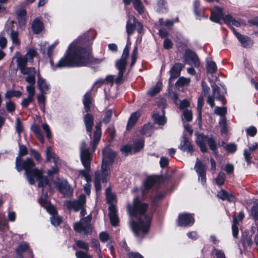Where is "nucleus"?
Segmentation results:
<instances>
[{"instance_id":"1","label":"nucleus","mask_w":258,"mask_h":258,"mask_svg":"<svg viewBox=\"0 0 258 258\" xmlns=\"http://www.w3.org/2000/svg\"><path fill=\"white\" fill-rule=\"evenodd\" d=\"M96 35L95 31L90 30L79 37L69 47L66 55L61 57L56 64L50 59V63L53 70L66 67H81L87 65L89 62L100 63L103 59L91 57L90 41Z\"/></svg>"},{"instance_id":"2","label":"nucleus","mask_w":258,"mask_h":258,"mask_svg":"<svg viewBox=\"0 0 258 258\" xmlns=\"http://www.w3.org/2000/svg\"><path fill=\"white\" fill-rule=\"evenodd\" d=\"M148 205L135 198L132 204L127 205V210L130 216V225L135 234L142 237L149 231L151 216L149 214Z\"/></svg>"},{"instance_id":"3","label":"nucleus","mask_w":258,"mask_h":258,"mask_svg":"<svg viewBox=\"0 0 258 258\" xmlns=\"http://www.w3.org/2000/svg\"><path fill=\"white\" fill-rule=\"evenodd\" d=\"M28 153L27 149L25 146L19 145V157L16 159V168L18 171L24 170L30 184L35 183L34 178L38 181V187H43L48 183V178L43 176V172L41 169L34 168L35 163L32 159L27 158L26 160L22 161L20 156L27 155Z\"/></svg>"},{"instance_id":"4","label":"nucleus","mask_w":258,"mask_h":258,"mask_svg":"<svg viewBox=\"0 0 258 258\" xmlns=\"http://www.w3.org/2000/svg\"><path fill=\"white\" fill-rule=\"evenodd\" d=\"M80 158L82 163L85 168V170H80L79 171V175L84 177L87 183L84 186V189L87 195L90 194V185L89 182L91 181V178L89 172L90 170V163L92 158V153L85 142H82L80 146Z\"/></svg>"},{"instance_id":"5","label":"nucleus","mask_w":258,"mask_h":258,"mask_svg":"<svg viewBox=\"0 0 258 258\" xmlns=\"http://www.w3.org/2000/svg\"><path fill=\"white\" fill-rule=\"evenodd\" d=\"M210 19L216 23H220V21L223 19L226 24L230 26H235L236 27L240 26V23L231 16L228 15L224 17L222 10L218 7H215L214 10L211 11Z\"/></svg>"},{"instance_id":"6","label":"nucleus","mask_w":258,"mask_h":258,"mask_svg":"<svg viewBox=\"0 0 258 258\" xmlns=\"http://www.w3.org/2000/svg\"><path fill=\"white\" fill-rule=\"evenodd\" d=\"M129 54V45L126 44L124 47L121 58L116 61L115 66L119 71L117 77L115 79L116 84H121L123 80V75L126 70V59Z\"/></svg>"},{"instance_id":"7","label":"nucleus","mask_w":258,"mask_h":258,"mask_svg":"<svg viewBox=\"0 0 258 258\" xmlns=\"http://www.w3.org/2000/svg\"><path fill=\"white\" fill-rule=\"evenodd\" d=\"M86 196L84 195H81L78 200L65 201L64 206L69 210H74L75 212L81 210L80 214L84 216L86 214Z\"/></svg>"},{"instance_id":"8","label":"nucleus","mask_w":258,"mask_h":258,"mask_svg":"<svg viewBox=\"0 0 258 258\" xmlns=\"http://www.w3.org/2000/svg\"><path fill=\"white\" fill-rule=\"evenodd\" d=\"M196 141L203 153L207 152L206 144H208L210 149L213 151L215 152L217 150V143L215 139L212 137H210L203 134H199L197 136Z\"/></svg>"},{"instance_id":"9","label":"nucleus","mask_w":258,"mask_h":258,"mask_svg":"<svg viewBox=\"0 0 258 258\" xmlns=\"http://www.w3.org/2000/svg\"><path fill=\"white\" fill-rule=\"evenodd\" d=\"M110 167L102 164L101 169L95 172L94 183L97 191L100 190L101 182L106 183L109 178Z\"/></svg>"},{"instance_id":"10","label":"nucleus","mask_w":258,"mask_h":258,"mask_svg":"<svg viewBox=\"0 0 258 258\" xmlns=\"http://www.w3.org/2000/svg\"><path fill=\"white\" fill-rule=\"evenodd\" d=\"M91 219V215L82 218L79 222L74 224V230L77 232H83L86 235L90 234L92 232V228L90 226Z\"/></svg>"},{"instance_id":"11","label":"nucleus","mask_w":258,"mask_h":258,"mask_svg":"<svg viewBox=\"0 0 258 258\" xmlns=\"http://www.w3.org/2000/svg\"><path fill=\"white\" fill-rule=\"evenodd\" d=\"M46 160L48 162H53L55 165V167L52 168L51 170H49L47 172L48 176L56 173L58 171V166L60 164V161L58 158L52 151L51 148L50 147H48L46 150Z\"/></svg>"},{"instance_id":"12","label":"nucleus","mask_w":258,"mask_h":258,"mask_svg":"<svg viewBox=\"0 0 258 258\" xmlns=\"http://www.w3.org/2000/svg\"><path fill=\"white\" fill-rule=\"evenodd\" d=\"M46 186H48L49 187H50L49 182L47 185H44L43 187H41L42 188V192L44 196H43V197H41L39 199V202L41 205V206H43L47 210V211L49 213L53 216L56 214V210L55 208L54 207V206L50 204L49 202L46 198L47 193H45L44 190V187Z\"/></svg>"},{"instance_id":"13","label":"nucleus","mask_w":258,"mask_h":258,"mask_svg":"<svg viewBox=\"0 0 258 258\" xmlns=\"http://www.w3.org/2000/svg\"><path fill=\"white\" fill-rule=\"evenodd\" d=\"M102 164L109 167L113 163L115 153L108 146L105 147L102 151Z\"/></svg>"},{"instance_id":"14","label":"nucleus","mask_w":258,"mask_h":258,"mask_svg":"<svg viewBox=\"0 0 258 258\" xmlns=\"http://www.w3.org/2000/svg\"><path fill=\"white\" fill-rule=\"evenodd\" d=\"M184 58V62L195 67L200 66V61L197 55L191 50L186 49L185 50Z\"/></svg>"},{"instance_id":"15","label":"nucleus","mask_w":258,"mask_h":258,"mask_svg":"<svg viewBox=\"0 0 258 258\" xmlns=\"http://www.w3.org/2000/svg\"><path fill=\"white\" fill-rule=\"evenodd\" d=\"M195 169L199 175V181L204 185L206 182V167L198 159H197Z\"/></svg>"},{"instance_id":"16","label":"nucleus","mask_w":258,"mask_h":258,"mask_svg":"<svg viewBox=\"0 0 258 258\" xmlns=\"http://www.w3.org/2000/svg\"><path fill=\"white\" fill-rule=\"evenodd\" d=\"M195 219L191 214L183 213L178 216V224L180 226H188L194 224Z\"/></svg>"},{"instance_id":"17","label":"nucleus","mask_w":258,"mask_h":258,"mask_svg":"<svg viewBox=\"0 0 258 258\" xmlns=\"http://www.w3.org/2000/svg\"><path fill=\"white\" fill-rule=\"evenodd\" d=\"M138 144H140V147H137L136 146L137 145H135L134 147H132V146L129 145L123 146L121 148L122 154H124L125 155H127L129 153L134 154L140 151L143 148V142L141 141L138 142Z\"/></svg>"},{"instance_id":"18","label":"nucleus","mask_w":258,"mask_h":258,"mask_svg":"<svg viewBox=\"0 0 258 258\" xmlns=\"http://www.w3.org/2000/svg\"><path fill=\"white\" fill-rule=\"evenodd\" d=\"M108 209L109 211V216L111 225L113 226H116L118 225L119 220L116 214V207L114 204H111Z\"/></svg>"},{"instance_id":"19","label":"nucleus","mask_w":258,"mask_h":258,"mask_svg":"<svg viewBox=\"0 0 258 258\" xmlns=\"http://www.w3.org/2000/svg\"><path fill=\"white\" fill-rule=\"evenodd\" d=\"M101 136V123L99 122L95 126V130L94 133L93 139L92 142V152H94Z\"/></svg>"},{"instance_id":"20","label":"nucleus","mask_w":258,"mask_h":258,"mask_svg":"<svg viewBox=\"0 0 258 258\" xmlns=\"http://www.w3.org/2000/svg\"><path fill=\"white\" fill-rule=\"evenodd\" d=\"M211 87L213 90V95L217 99L219 100H221L223 102V104H225L224 102V94L226 93V90L224 88L221 89L217 85L213 84L211 85Z\"/></svg>"},{"instance_id":"21","label":"nucleus","mask_w":258,"mask_h":258,"mask_svg":"<svg viewBox=\"0 0 258 258\" xmlns=\"http://www.w3.org/2000/svg\"><path fill=\"white\" fill-rule=\"evenodd\" d=\"M27 250L28 253L29 254L28 258H33V255L32 251L29 249L28 245L27 243H24L21 244L16 249V258H24L22 255V253Z\"/></svg>"},{"instance_id":"22","label":"nucleus","mask_w":258,"mask_h":258,"mask_svg":"<svg viewBox=\"0 0 258 258\" xmlns=\"http://www.w3.org/2000/svg\"><path fill=\"white\" fill-rule=\"evenodd\" d=\"M183 68V66L181 63H175L170 71V80L178 77Z\"/></svg>"},{"instance_id":"23","label":"nucleus","mask_w":258,"mask_h":258,"mask_svg":"<svg viewBox=\"0 0 258 258\" xmlns=\"http://www.w3.org/2000/svg\"><path fill=\"white\" fill-rule=\"evenodd\" d=\"M179 148L181 150L190 154L193 152V147L185 136H183L182 140L181 142Z\"/></svg>"},{"instance_id":"24","label":"nucleus","mask_w":258,"mask_h":258,"mask_svg":"<svg viewBox=\"0 0 258 258\" xmlns=\"http://www.w3.org/2000/svg\"><path fill=\"white\" fill-rule=\"evenodd\" d=\"M244 214L242 212H240L238 213V217L234 216L233 218L232 229L233 235L234 237H237L238 234V229L237 226L238 225V222L237 218H238L239 220H242L244 218Z\"/></svg>"},{"instance_id":"25","label":"nucleus","mask_w":258,"mask_h":258,"mask_svg":"<svg viewBox=\"0 0 258 258\" xmlns=\"http://www.w3.org/2000/svg\"><path fill=\"white\" fill-rule=\"evenodd\" d=\"M84 121L86 126V131L89 133L91 136V132L94 125V118L92 114L88 113L84 116Z\"/></svg>"},{"instance_id":"26","label":"nucleus","mask_w":258,"mask_h":258,"mask_svg":"<svg viewBox=\"0 0 258 258\" xmlns=\"http://www.w3.org/2000/svg\"><path fill=\"white\" fill-rule=\"evenodd\" d=\"M37 84L41 93H48L49 90V85L47 84L45 79L40 77V74L38 75Z\"/></svg>"},{"instance_id":"27","label":"nucleus","mask_w":258,"mask_h":258,"mask_svg":"<svg viewBox=\"0 0 258 258\" xmlns=\"http://www.w3.org/2000/svg\"><path fill=\"white\" fill-rule=\"evenodd\" d=\"M236 37L240 42L241 45L244 47L248 48L252 46L253 43L249 37L242 35L239 33H236Z\"/></svg>"},{"instance_id":"28","label":"nucleus","mask_w":258,"mask_h":258,"mask_svg":"<svg viewBox=\"0 0 258 258\" xmlns=\"http://www.w3.org/2000/svg\"><path fill=\"white\" fill-rule=\"evenodd\" d=\"M132 17L133 16H131L129 17L126 26V32L128 35V42L127 44L128 43L129 47H130L131 45V42L129 41V37L133 33L135 28H136L135 23L133 21Z\"/></svg>"},{"instance_id":"29","label":"nucleus","mask_w":258,"mask_h":258,"mask_svg":"<svg viewBox=\"0 0 258 258\" xmlns=\"http://www.w3.org/2000/svg\"><path fill=\"white\" fill-rule=\"evenodd\" d=\"M123 2L125 5H128L132 2L134 8L139 14L143 12L144 7L141 0H123Z\"/></svg>"},{"instance_id":"30","label":"nucleus","mask_w":258,"mask_h":258,"mask_svg":"<svg viewBox=\"0 0 258 258\" xmlns=\"http://www.w3.org/2000/svg\"><path fill=\"white\" fill-rule=\"evenodd\" d=\"M32 28L34 33L38 34L43 29L44 25L41 21L36 19L32 23Z\"/></svg>"},{"instance_id":"31","label":"nucleus","mask_w":258,"mask_h":258,"mask_svg":"<svg viewBox=\"0 0 258 258\" xmlns=\"http://www.w3.org/2000/svg\"><path fill=\"white\" fill-rule=\"evenodd\" d=\"M140 116V113L139 112H135L132 113L128 119L127 124V129L132 128L134 124L136 123Z\"/></svg>"},{"instance_id":"32","label":"nucleus","mask_w":258,"mask_h":258,"mask_svg":"<svg viewBox=\"0 0 258 258\" xmlns=\"http://www.w3.org/2000/svg\"><path fill=\"white\" fill-rule=\"evenodd\" d=\"M217 197L222 200H227L229 202H232L234 199V196L223 189L218 192Z\"/></svg>"},{"instance_id":"33","label":"nucleus","mask_w":258,"mask_h":258,"mask_svg":"<svg viewBox=\"0 0 258 258\" xmlns=\"http://www.w3.org/2000/svg\"><path fill=\"white\" fill-rule=\"evenodd\" d=\"M206 69L208 73L210 74H214L217 72V68L214 61L210 59H207Z\"/></svg>"},{"instance_id":"34","label":"nucleus","mask_w":258,"mask_h":258,"mask_svg":"<svg viewBox=\"0 0 258 258\" xmlns=\"http://www.w3.org/2000/svg\"><path fill=\"white\" fill-rule=\"evenodd\" d=\"M31 130L41 143L44 142V137L41 132L40 128L36 124L31 126Z\"/></svg>"},{"instance_id":"35","label":"nucleus","mask_w":258,"mask_h":258,"mask_svg":"<svg viewBox=\"0 0 258 258\" xmlns=\"http://www.w3.org/2000/svg\"><path fill=\"white\" fill-rule=\"evenodd\" d=\"M153 118L155 122L159 125H164L166 122L163 111H162V113L161 114H159V113H154L153 115Z\"/></svg>"},{"instance_id":"36","label":"nucleus","mask_w":258,"mask_h":258,"mask_svg":"<svg viewBox=\"0 0 258 258\" xmlns=\"http://www.w3.org/2000/svg\"><path fill=\"white\" fill-rule=\"evenodd\" d=\"M91 103V94L90 92H87L84 96L83 104L85 110L87 112L89 110L90 106V104Z\"/></svg>"},{"instance_id":"37","label":"nucleus","mask_w":258,"mask_h":258,"mask_svg":"<svg viewBox=\"0 0 258 258\" xmlns=\"http://www.w3.org/2000/svg\"><path fill=\"white\" fill-rule=\"evenodd\" d=\"M28 61L23 56H20L17 58V67L20 71L24 69L27 64Z\"/></svg>"},{"instance_id":"38","label":"nucleus","mask_w":258,"mask_h":258,"mask_svg":"<svg viewBox=\"0 0 258 258\" xmlns=\"http://www.w3.org/2000/svg\"><path fill=\"white\" fill-rule=\"evenodd\" d=\"M36 50L34 48H30L28 49L27 53L24 55L28 61L32 62L33 58L37 55Z\"/></svg>"},{"instance_id":"39","label":"nucleus","mask_w":258,"mask_h":258,"mask_svg":"<svg viewBox=\"0 0 258 258\" xmlns=\"http://www.w3.org/2000/svg\"><path fill=\"white\" fill-rule=\"evenodd\" d=\"M204 104V96L201 95L198 100L197 110L198 111V119L200 121L202 120V109Z\"/></svg>"},{"instance_id":"40","label":"nucleus","mask_w":258,"mask_h":258,"mask_svg":"<svg viewBox=\"0 0 258 258\" xmlns=\"http://www.w3.org/2000/svg\"><path fill=\"white\" fill-rule=\"evenodd\" d=\"M162 84L158 82L155 86L153 87L147 92L148 94L152 96L159 93L162 89Z\"/></svg>"},{"instance_id":"41","label":"nucleus","mask_w":258,"mask_h":258,"mask_svg":"<svg viewBox=\"0 0 258 258\" xmlns=\"http://www.w3.org/2000/svg\"><path fill=\"white\" fill-rule=\"evenodd\" d=\"M22 95V93L19 91L9 90L8 91L5 95L6 99H10L13 97H20Z\"/></svg>"},{"instance_id":"42","label":"nucleus","mask_w":258,"mask_h":258,"mask_svg":"<svg viewBox=\"0 0 258 258\" xmlns=\"http://www.w3.org/2000/svg\"><path fill=\"white\" fill-rule=\"evenodd\" d=\"M142 135L150 137L152 134V127L150 124H145L141 131Z\"/></svg>"},{"instance_id":"43","label":"nucleus","mask_w":258,"mask_h":258,"mask_svg":"<svg viewBox=\"0 0 258 258\" xmlns=\"http://www.w3.org/2000/svg\"><path fill=\"white\" fill-rule=\"evenodd\" d=\"M58 187L60 192L64 195L68 194L70 189V185L66 181L61 182Z\"/></svg>"},{"instance_id":"44","label":"nucleus","mask_w":258,"mask_h":258,"mask_svg":"<svg viewBox=\"0 0 258 258\" xmlns=\"http://www.w3.org/2000/svg\"><path fill=\"white\" fill-rule=\"evenodd\" d=\"M106 196L107 201L110 204V206L111 204H113L115 197L114 195L111 193V189L109 188H107L106 190Z\"/></svg>"},{"instance_id":"45","label":"nucleus","mask_w":258,"mask_h":258,"mask_svg":"<svg viewBox=\"0 0 258 258\" xmlns=\"http://www.w3.org/2000/svg\"><path fill=\"white\" fill-rule=\"evenodd\" d=\"M219 124L221 128V132L222 134H225L227 131V123H226V120L225 117H221L220 121H219Z\"/></svg>"},{"instance_id":"46","label":"nucleus","mask_w":258,"mask_h":258,"mask_svg":"<svg viewBox=\"0 0 258 258\" xmlns=\"http://www.w3.org/2000/svg\"><path fill=\"white\" fill-rule=\"evenodd\" d=\"M156 179L153 177H149L147 178L144 183L145 186L147 189L151 188L155 183Z\"/></svg>"},{"instance_id":"47","label":"nucleus","mask_w":258,"mask_h":258,"mask_svg":"<svg viewBox=\"0 0 258 258\" xmlns=\"http://www.w3.org/2000/svg\"><path fill=\"white\" fill-rule=\"evenodd\" d=\"M21 73L23 75H27L28 76L36 75V70L33 67L24 68L23 70L20 71Z\"/></svg>"},{"instance_id":"48","label":"nucleus","mask_w":258,"mask_h":258,"mask_svg":"<svg viewBox=\"0 0 258 258\" xmlns=\"http://www.w3.org/2000/svg\"><path fill=\"white\" fill-rule=\"evenodd\" d=\"M10 38L13 44L19 45L20 41L18 38V33L14 31H12L10 33Z\"/></svg>"},{"instance_id":"49","label":"nucleus","mask_w":258,"mask_h":258,"mask_svg":"<svg viewBox=\"0 0 258 258\" xmlns=\"http://www.w3.org/2000/svg\"><path fill=\"white\" fill-rule=\"evenodd\" d=\"M183 116L182 120L183 121H190L192 118V112L190 110L186 109L183 111Z\"/></svg>"},{"instance_id":"50","label":"nucleus","mask_w":258,"mask_h":258,"mask_svg":"<svg viewBox=\"0 0 258 258\" xmlns=\"http://www.w3.org/2000/svg\"><path fill=\"white\" fill-rule=\"evenodd\" d=\"M225 178V175L223 172H220L217 178H215V182L216 184L218 185H222L223 184Z\"/></svg>"},{"instance_id":"51","label":"nucleus","mask_w":258,"mask_h":258,"mask_svg":"<svg viewBox=\"0 0 258 258\" xmlns=\"http://www.w3.org/2000/svg\"><path fill=\"white\" fill-rule=\"evenodd\" d=\"M26 89L28 96L34 98L35 94L34 85H28L26 86Z\"/></svg>"},{"instance_id":"52","label":"nucleus","mask_w":258,"mask_h":258,"mask_svg":"<svg viewBox=\"0 0 258 258\" xmlns=\"http://www.w3.org/2000/svg\"><path fill=\"white\" fill-rule=\"evenodd\" d=\"M251 215L254 220H258V203L252 206L251 210Z\"/></svg>"},{"instance_id":"53","label":"nucleus","mask_w":258,"mask_h":258,"mask_svg":"<svg viewBox=\"0 0 258 258\" xmlns=\"http://www.w3.org/2000/svg\"><path fill=\"white\" fill-rule=\"evenodd\" d=\"M112 113L113 111L112 109H109L106 111L102 121L104 123L107 124L110 122L112 117Z\"/></svg>"},{"instance_id":"54","label":"nucleus","mask_w":258,"mask_h":258,"mask_svg":"<svg viewBox=\"0 0 258 258\" xmlns=\"http://www.w3.org/2000/svg\"><path fill=\"white\" fill-rule=\"evenodd\" d=\"M34 100V98L27 96V98H24L21 102V105L25 108H26L28 106L29 104L32 102Z\"/></svg>"},{"instance_id":"55","label":"nucleus","mask_w":258,"mask_h":258,"mask_svg":"<svg viewBox=\"0 0 258 258\" xmlns=\"http://www.w3.org/2000/svg\"><path fill=\"white\" fill-rule=\"evenodd\" d=\"M77 246L80 248L85 249L87 251L89 250V244L83 240H78L76 242Z\"/></svg>"},{"instance_id":"56","label":"nucleus","mask_w":258,"mask_h":258,"mask_svg":"<svg viewBox=\"0 0 258 258\" xmlns=\"http://www.w3.org/2000/svg\"><path fill=\"white\" fill-rule=\"evenodd\" d=\"M6 106L7 111L9 112H13L15 110V103L10 100L6 102Z\"/></svg>"},{"instance_id":"57","label":"nucleus","mask_w":258,"mask_h":258,"mask_svg":"<svg viewBox=\"0 0 258 258\" xmlns=\"http://www.w3.org/2000/svg\"><path fill=\"white\" fill-rule=\"evenodd\" d=\"M213 253L215 258H225V254L221 250L214 249L213 251Z\"/></svg>"},{"instance_id":"58","label":"nucleus","mask_w":258,"mask_h":258,"mask_svg":"<svg viewBox=\"0 0 258 258\" xmlns=\"http://www.w3.org/2000/svg\"><path fill=\"white\" fill-rule=\"evenodd\" d=\"M133 21H134L136 28L139 33H141L143 30V25L136 19L134 16L132 17Z\"/></svg>"},{"instance_id":"59","label":"nucleus","mask_w":258,"mask_h":258,"mask_svg":"<svg viewBox=\"0 0 258 258\" xmlns=\"http://www.w3.org/2000/svg\"><path fill=\"white\" fill-rule=\"evenodd\" d=\"M227 111V109L226 107H217L215 109V113L221 116V117H224L225 114H226Z\"/></svg>"},{"instance_id":"60","label":"nucleus","mask_w":258,"mask_h":258,"mask_svg":"<svg viewBox=\"0 0 258 258\" xmlns=\"http://www.w3.org/2000/svg\"><path fill=\"white\" fill-rule=\"evenodd\" d=\"M76 256L77 258H92V256L88 254L87 252L82 251H78L76 252Z\"/></svg>"},{"instance_id":"61","label":"nucleus","mask_w":258,"mask_h":258,"mask_svg":"<svg viewBox=\"0 0 258 258\" xmlns=\"http://www.w3.org/2000/svg\"><path fill=\"white\" fill-rule=\"evenodd\" d=\"M189 83V79L184 78L180 77L178 79V80L176 82V84L179 86H182L184 85L187 84Z\"/></svg>"},{"instance_id":"62","label":"nucleus","mask_w":258,"mask_h":258,"mask_svg":"<svg viewBox=\"0 0 258 258\" xmlns=\"http://www.w3.org/2000/svg\"><path fill=\"white\" fill-rule=\"evenodd\" d=\"M42 126L43 131L46 133V137L48 139H50L51 137V133L50 130L49 126L47 123H43Z\"/></svg>"},{"instance_id":"63","label":"nucleus","mask_w":258,"mask_h":258,"mask_svg":"<svg viewBox=\"0 0 258 258\" xmlns=\"http://www.w3.org/2000/svg\"><path fill=\"white\" fill-rule=\"evenodd\" d=\"M99 238L101 242H105L110 239V236L107 233L102 232L99 234Z\"/></svg>"},{"instance_id":"64","label":"nucleus","mask_w":258,"mask_h":258,"mask_svg":"<svg viewBox=\"0 0 258 258\" xmlns=\"http://www.w3.org/2000/svg\"><path fill=\"white\" fill-rule=\"evenodd\" d=\"M50 221L51 224L54 226H56L59 224L61 222V219L59 217L53 215L50 218Z\"/></svg>"}]
</instances>
